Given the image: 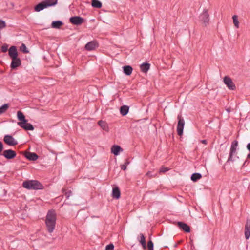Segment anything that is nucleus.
Masks as SVG:
<instances>
[{
	"instance_id": "39448f33",
	"label": "nucleus",
	"mask_w": 250,
	"mask_h": 250,
	"mask_svg": "<svg viewBox=\"0 0 250 250\" xmlns=\"http://www.w3.org/2000/svg\"><path fill=\"white\" fill-rule=\"evenodd\" d=\"M52 1H53V2L51 3L48 2H47L46 4L44 2L39 3L35 6V10L36 11L38 12L42 10H43L44 8L48 6L54 5L57 3L56 0H52Z\"/></svg>"
},
{
	"instance_id": "6ab92c4d",
	"label": "nucleus",
	"mask_w": 250,
	"mask_h": 250,
	"mask_svg": "<svg viewBox=\"0 0 250 250\" xmlns=\"http://www.w3.org/2000/svg\"><path fill=\"white\" fill-rule=\"evenodd\" d=\"M112 196L116 199H118L120 197V191L118 187L113 188Z\"/></svg>"
},
{
	"instance_id": "412c9836",
	"label": "nucleus",
	"mask_w": 250,
	"mask_h": 250,
	"mask_svg": "<svg viewBox=\"0 0 250 250\" xmlns=\"http://www.w3.org/2000/svg\"><path fill=\"white\" fill-rule=\"evenodd\" d=\"M124 72L126 75H130L132 72V68L130 66H125L123 67Z\"/></svg>"
},
{
	"instance_id": "ea45409f",
	"label": "nucleus",
	"mask_w": 250,
	"mask_h": 250,
	"mask_svg": "<svg viewBox=\"0 0 250 250\" xmlns=\"http://www.w3.org/2000/svg\"><path fill=\"white\" fill-rule=\"evenodd\" d=\"M247 158H250V153L248 154V155H247Z\"/></svg>"
},
{
	"instance_id": "6e6552de",
	"label": "nucleus",
	"mask_w": 250,
	"mask_h": 250,
	"mask_svg": "<svg viewBox=\"0 0 250 250\" xmlns=\"http://www.w3.org/2000/svg\"><path fill=\"white\" fill-rule=\"evenodd\" d=\"M224 82L229 89L234 90L235 89V85L229 77L227 76L225 77L224 78Z\"/></svg>"
},
{
	"instance_id": "ddd939ff",
	"label": "nucleus",
	"mask_w": 250,
	"mask_h": 250,
	"mask_svg": "<svg viewBox=\"0 0 250 250\" xmlns=\"http://www.w3.org/2000/svg\"><path fill=\"white\" fill-rule=\"evenodd\" d=\"M9 55L11 59L17 58L18 52L15 46H11L9 49Z\"/></svg>"
},
{
	"instance_id": "20e7f679",
	"label": "nucleus",
	"mask_w": 250,
	"mask_h": 250,
	"mask_svg": "<svg viewBox=\"0 0 250 250\" xmlns=\"http://www.w3.org/2000/svg\"><path fill=\"white\" fill-rule=\"evenodd\" d=\"M178 123L177 127V131L178 134L180 136H181L183 134V128L185 125V121L183 119H182L181 116H178Z\"/></svg>"
},
{
	"instance_id": "0eeeda50",
	"label": "nucleus",
	"mask_w": 250,
	"mask_h": 250,
	"mask_svg": "<svg viewBox=\"0 0 250 250\" xmlns=\"http://www.w3.org/2000/svg\"><path fill=\"white\" fill-rule=\"evenodd\" d=\"M3 141L9 146H15L18 144L17 141L12 136L9 135L4 136Z\"/></svg>"
},
{
	"instance_id": "9b49d317",
	"label": "nucleus",
	"mask_w": 250,
	"mask_h": 250,
	"mask_svg": "<svg viewBox=\"0 0 250 250\" xmlns=\"http://www.w3.org/2000/svg\"><path fill=\"white\" fill-rule=\"evenodd\" d=\"M2 155L7 159H11L15 157L16 153L14 151L8 149L4 150Z\"/></svg>"
},
{
	"instance_id": "c85d7f7f",
	"label": "nucleus",
	"mask_w": 250,
	"mask_h": 250,
	"mask_svg": "<svg viewBox=\"0 0 250 250\" xmlns=\"http://www.w3.org/2000/svg\"><path fill=\"white\" fill-rule=\"evenodd\" d=\"M9 107L8 104H4L0 107V115L5 112Z\"/></svg>"
},
{
	"instance_id": "b1692460",
	"label": "nucleus",
	"mask_w": 250,
	"mask_h": 250,
	"mask_svg": "<svg viewBox=\"0 0 250 250\" xmlns=\"http://www.w3.org/2000/svg\"><path fill=\"white\" fill-rule=\"evenodd\" d=\"M91 5L93 7L100 8L102 7V3L98 0H92Z\"/></svg>"
},
{
	"instance_id": "f704fd0d",
	"label": "nucleus",
	"mask_w": 250,
	"mask_h": 250,
	"mask_svg": "<svg viewBox=\"0 0 250 250\" xmlns=\"http://www.w3.org/2000/svg\"><path fill=\"white\" fill-rule=\"evenodd\" d=\"M8 49V46L7 45H3L1 47V51L3 52H6L7 51Z\"/></svg>"
},
{
	"instance_id": "473e14b6",
	"label": "nucleus",
	"mask_w": 250,
	"mask_h": 250,
	"mask_svg": "<svg viewBox=\"0 0 250 250\" xmlns=\"http://www.w3.org/2000/svg\"><path fill=\"white\" fill-rule=\"evenodd\" d=\"M6 26V24H5V22L0 20V29H2V28H5Z\"/></svg>"
},
{
	"instance_id": "cd10ccee",
	"label": "nucleus",
	"mask_w": 250,
	"mask_h": 250,
	"mask_svg": "<svg viewBox=\"0 0 250 250\" xmlns=\"http://www.w3.org/2000/svg\"><path fill=\"white\" fill-rule=\"evenodd\" d=\"M202 177L200 173H194L192 175L191 177V179L193 181H196L198 180H199Z\"/></svg>"
},
{
	"instance_id": "e433bc0d",
	"label": "nucleus",
	"mask_w": 250,
	"mask_h": 250,
	"mask_svg": "<svg viewBox=\"0 0 250 250\" xmlns=\"http://www.w3.org/2000/svg\"><path fill=\"white\" fill-rule=\"evenodd\" d=\"M126 168V164L121 166V169H122L125 170Z\"/></svg>"
},
{
	"instance_id": "2f4dec72",
	"label": "nucleus",
	"mask_w": 250,
	"mask_h": 250,
	"mask_svg": "<svg viewBox=\"0 0 250 250\" xmlns=\"http://www.w3.org/2000/svg\"><path fill=\"white\" fill-rule=\"evenodd\" d=\"M114 245L112 244H110L106 246L105 250H113L114 249Z\"/></svg>"
},
{
	"instance_id": "7c9ffc66",
	"label": "nucleus",
	"mask_w": 250,
	"mask_h": 250,
	"mask_svg": "<svg viewBox=\"0 0 250 250\" xmlns=\"http://www.w3.org/2000/svg\"><path fill=\"white\" fill-rule=\"evenodd\" d=\"M20 50L24 53H28V51L27 50L26 47L24 43H22L20 47Z\"/></svg>"
},
{
	"instance_id": "a211bd4d",
	"label": "nucleus",
	"mask_w": 250,
	"mask_h": 250,
	"mask_svg": "<svg viewBox=\"0 0 250 250\" xmlns=\"http://www.w3.org/2000/svg\"><path fill=\"white\" fill-rule=\"evenodd\" d=\"M139 236H140V239L139 240V242L142 245L143 249L146 250V245L145 237L142 233L140 234Z\"/></svg>"
},
{
	"instance_id": "1a4fd4ad",
	"label": "nucleus",
	"mask_w": 250,
	"mask_h": 250,
	"mask_svg": "<svg viewBox=\"0 0 250 250\" xmlns=\"http://www.w3.org/2000/svg\"><path fill=\"white\" fill-rule=\"evenodd\" d=\"M83 19L79 16L72 17L70 19V21L74 25H81L83 22Z\"/></svg>"
},
{
	"instance_id": "4468645a",
	"label": "nucleus",
	"mask_w": 250,
	"mask_h": 250,
	"mask_svg": "<svg viewBox=\"0 0 250 250\" xmlns=\"http://www.w3.org/2000/svg\"><path fill=\"white\" fill-rule=\"evenodd\" d=\"M12 62L11 64V67L12 69H15L16 67L19 66L21 64V62L19 58H16L12 59Z\"/></svg>"
},
{
	"instance_id": "dca6fc26",
	"label": "nucleus",
	"mask_w": 250,
	"mask_h": 250,
	"mask_svg": "<svg viewBox=\"0 0 250 250\" xmlns=\"http://www.w3.org/2000/svg\"><path fill=\"white\" fill-rule=\"evenodd\" d=\"M25 156L29 160L35 161L38 158V156L35 153L27 152Z\"/></svg>"
},
{
	"instance_id": "72a5a7b5",
	"label": "nucleus",
	"mask_w": 250,
	"mask_h": 250,
	"mask_svg": "<svg viewBox=\"0 0 250 250\" xmlns=\"http://www.w3.org/2000/svg\"><path fill=\"white\" fill-rule=\"evenodd\" d=\"M168 170V168L167 167H162L160 169V173H164Z\"/></svg>"
},
{
	"instance_id": "58836bf2",
	"label": "nucleus",
	"mask_w": 250,
	"mask_h": 250,
	"mask_svg": "<svg viewBox=\"0 0 250 250\" xmlns=\"http://www.w3.org/2000/svg\"><path fill=\"white\" fill-rule=\"evenodd\" d=\"M201 142L203 143V144H207V142L206 140H203L201 141Z\"/></svg>"
},
{
	"instance_id": "f3484780",
	"label": "nucleus",
	"mask_w": 250,
	"mask_h": 250,
	"mask_svg": "<svg viewBox=\"0 0 250 250\" xmlns=\"http://www.w3.org/2000/svg\"><path fill=\"white\" fill-rule=\"evenodd\" d=\"M122 150V148L118 145H114L111 148V152L115 155H119L120 152Z\"/></svg>"
},
{
	"instance_id": "7ed1b4c3",
	"label": "nucleus",
	"mask_w": 250,
	"mask_h": 250,
	"mask_svg": "<svg viewBox=\"0 0 250 250\" xmlns=\"http://www.w3.org/2000/svg\"><path fill=\"white\" fill-rule=\"evenodd\" d=\"M23 188L28 189H39L42 188V185L36 180H28L24 181L22 184Z\"/></svg>"
},
{
	"instance_id": "4c0bfd02",
	"label": "nucleus",
	"mask_w": 250,
	"mask_h": 250,
	"mask_svg": "<svg viewBox=\"0 0 250 250\" xmlns=\"http://www.w3.org/2000/svg\"><path fill=\"white\" fill-rule=\"evenodd\" d=\"M247 149L250 151V143L248 144L247 146Z\"/></svg>"
},
{
	"instance_id": "f03ea898",
	"label": "nucleus",
	"mask_w": 250,
	"mask_h": 250,
	"mask_svg": "<svg viewBox=\"0 0 250 250\" xmlns=\"http://www.w3.org/2000/svg\"><path fill=\"white\" fill-rule=\"evenodd\" d=\"M17 118L20 121L18 122L17 124L20 127L23 128L26 130H33V126L27 123V120L25 119V116L20 111L17 112Z\"/></svg>"
},
{
	"instance_id": "a878e982",
	"label": "nucleus",
	"mask_w": 250,
	"mask_h": 250,
	"mask_svg": "<svg viewBox=\"0 0 250 250\" xmlns=\"http://www.w3.org/2000/svg\"><path fill=\"white\" fill-rule=\"evenodd\" d=\"M129 107L126 105L122 106L120 108V112L123 115L125 116L127 114L128 112Z\"/></svg>"
},
{
	"instance_id": "c756f323",
	"label": "nucleus",
	"mask_w": 250,
	"mask_h": 250,
	"mask_svg": "<svg viewBox=\"0 0 250 250\" xmlns=\"http://www.w3.org/2000/svg\"><path fill=\"white\" fill-rule=\"evenodd\" d=\"M147 248L148 250H153V243L152 241L150 240L147 243Z\"/></svg>"
},
{
	"instance_id": "c9c22d12",
	"label": "nucleus",
	"mask_w": 250,
	"mask_h": 250,
	"mask_svg": "<svg viewBox=\"0 0 250 250\" xmlns=\"http://www.w3.org/2000/svg\"><path fill=\"white\" fill-rule=\"evenodd\" d=\"M3 145L2 143L0 141V154H1L2 150H3Z\"/></svg>"
},
{
	"instance_id": "f8f14e48",
	"label": "nucleus",
	"mask_w": 250,
	"mask_h": 250,
	"mask_svg": "<svg viewBox=\"0 0 250 250\" xmlns=\"http://www.w3.org/2000/svg\"><path fill=\"white\" fill-rule=\"evenodd\" d=\"M98 47V44L95 41H91L88 42L85 46L86 50L91 51L95 49Z\"/></svg>"
},
{
	"instance_id": "2eb2a0df",
	"label": "nucleus",
	"mask_w": 250,
	"mask_h": 250,
	"mask_svg": "<svg viewBox=\"0 0 250 250\" xmlns=\"http://www.w3.org/2000/svg\"><path fill=\"white\" fill-rule=\"evenodd\" d=\"M177 225L178 226V227L182 229L184 231L186 232H190V228L186 224L184 223H183V222H178L177 223Z\"/></svg>"
},
{
	"instance_id": "393cba45",
	"label": "nucleus",
	"mask_w": 250,
	"mask_h": 250,
	"mask_svg": "<svg viewBox=\"0 0 250 250\" xmlns=\"http://www.w3.org/2000/svg\"><path fill=\"white\" fill-rule=\"evenodd\" d=\"M62 24L63 23L61 21H55L52 23V27L54 28H60Z\"/></svg>"
},
{
	"instance_id": "f257e3e1",
	"label": "nucleus",
	"mask_w": 250,
	"mask_h": 250,
	"mask_svg": "<svg viewBox=\"0 0 250 250\" xmlns=\"http://www.w3.org/2000/svg\"><path fill=\"white\" fill-rule=\"evenodd\" d=\"M45 223L47 231L51 233L55 228L56 214L54 210H49L46 216Z\"/></svg>"
},
{
	"instance_id": "5701e85b",
	"label": "nucleus",
	"mask_w": 250,
	"mask_h": 250,
	"mask_svg": "<svg viewBox=\"0 0 250 250\" xmlns=\"http://www.w3.org/2000/svg\"><path fill=\"white\" fill-rule=\"evenodd\" d=\"M250 227V225L249 224L248 222H247L246 226H245V237L247 239H249V238L250 236V230L249 229Z\"/></svg>"
},
{
	"instance_id": "9d476101",
	"label": "nucleus",
	"mask_w": 250,
	"mask_h": 250,
	"mask_svg": "<svg viewBox=\"0 0 250 250\" xmlns=\"http://www.w3.org/2000/svg\"><path fill=\"white\" fill-rule=\"evenodd\" d=\"M238 146V142L234 141L232 143L229 157L228 159V161H232V156L236 152V148Z\"/></svg>"
},
{
	"instance_id": "423d86ee",
	"label": "nucleus",
	"mask_w": 250,
	"mask_h": 250,
	"mask_svg": "<svg viewBox=\"0 0 250 250\" xmlns=\"http://www.w3.org/2000/svg\"><path fill=\"white\" fill-rule=\"evenodd\" d=\"M200 20L204 26H207L209 21V15L207 10H205L200 16Z\"/></svg>"
},
{
	"instance_id": "bb28decb",
	"label": "nucleus",
	"mask_w": 250,
	"mask_h": 250,
	"mask_svg": "<svg viewBox=\"0 0 250 250\" xmlns=\"http://www.w3.org/2000/svg\"><path fill=\"white\" fill-rule=\"evenodd\" d=\"M233 23L235 27L237 28L239 27V21H238V16L234 15L232 16Z\"/></svg>"
},
{
	"instance_id": "4be33fe9",
	"label": "nucleus",
	"mask_w": 250,
	"mask_h": 250,
	"mask_svg": "<svg viewBox=\"0 0 250 250\" xmlns=\"http://www.w3.org/2000/svg\"><path fill=\"white\" fill-rule=\"evenodd\" d=\"M98 125L101 127V128L106 131H108V127L107 124L103 121H100L98 122Z\"/></svg>"
},
{
	"instance_id": "aec40b11",
	"label": "nucleus",
	"mask_w": 250,
	"mask_h": 250,
	"mask_svg": "<svg viewBox=\"0 0 250 250\" xmlns=\"http://www.w3.org/2000/svg\"><path fill=\"white\" fill-rule=\"evenodd\" d=\"M150 68V64L149 63H143L140 65L141 70L144 72L146 73Z\"/></svg>"
}]
</instances>
